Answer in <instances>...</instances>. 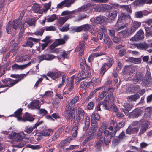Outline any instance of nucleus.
Listing matches in <instances>:
<instances>
[{
  "instance_id": "bb28decb",
  "label": "nucleus",
  "mask_w": 152,
  "mask_h": 152,
  "mask_svg": "<svg viewBox=\"0 0 152 152\" xmlns=\"http://www.w3.org/2000/svg\"><path fill=\"white\" fill-rule=\"evenodd\" d=\"M34 119L29 114L26 113H25V115L23 118L21 120L25 122L26 121H32L34 120Z\"/></svg>"
},
{
  "instance_id": "dca6fc26",
  "label": "nucleus",
  "mask_w": 152,
  "mask_h": 152,
  "mask_svg": "<svg viewBox=\"0 0 152 152\" xmlns=\"http://www.w3.org/2000/svg\"><path fill=\"white\" fill-rule=\"evenodd\" d=\"M134 45L138 49L146 50L149 47V45L145 42L135 44Z\"/></svg>"
},
{
  "instance_id": "09e8293b",
  "label": "nucleus",
  "mask_w": 152,
  "mask_h": 152,
  "mask_svg": "<svg viewBox=\"0 0 152 152\" xmlns=\"http://www.w3.org/2000/svg\"><path fill=\"white\" fill-rule=\"evenodd\" d=\"M98 127V126L96 124V123H91V127L90 131L92 133H94L97 130Z\"/></svg>"
},
{
  "instance_id": "052dcab7",
  "label": "nucleus",
  "mask_w": 152,
  "mask_h": 152,
  "mask_svg": "<svg viewBox=\"0 0 152 152\" xmlns=\"http://www.w3.org/2000/svg\"><path fill=\"white\" fill-rule=\"evenodd\" d=\"M110 107L111 109L114 112H117L118 109L116 105L114 103L111 102L110 103Z\"/></svg>"
},
{
  "instance_id": "4be33fe9",
  "label": "nucleus",
  "mask_w": 152,
  "mask_h": 152,
  "mask_svg": "<svg viewBox=\"0 0 152 152\" xmlns=\"http://www.w3.org/2000/svg\"><path fill=\"white\" fill-rule=\"evenodd\" d=\"M124 124H125L124 122H119L118 124L115 121L113 122V127L114 129H117V130H119L121 128L123 127Z\"/></svg>"
},
{
  "instance_id": "e433bc0d",
  "label": "nucleus",
  "mask_w": 152,
  "mask_h": 152,
  "mask_svg": "<svg viewBox=\"0 0 152 152\" xmlns=\"http://www.w3.org/2000/svg\"><path fill=\"white\" fill-rule=\"evenodd\" d=\"M76 0H64L65 7H69L71 5L73 4Z\"/></svg>"
},
{
  "instance_id": "5fc2aeb1",
  "label": "nucleus",
  "mask_w": 152,
  "mask_h": 152,
  "mask_svg": "<svg viewBox=\"0 0 152 152\" xmlns=\"http://www.w3.org/2000/svg\"><path fill=\"white\" fill-rule=\"evenodd\" d=\"M61 133V130H59L58 131L56 132L54 134L52 138V141H54L56 140L57 138L59 136Z\"/></svg>"
},
{
  "instance_id": "2f4dec72",
  "label": "nucleus",
  "mask_w": 152,
  "mask_h": 152,
  "mask_svg": "<svg viewBox=\"0 0 152 152\" xmlns=\"http://www.w3.org/2000/svg\"><path fill=\"white\" fill-rule=\"evenodd\" d=\"M76 11L75 10H73L72 11H69L68 10L65 11L63 12L61 14V15L64 16V17L70 16V18L71 17V14L75 13Z\"/></svg>"
},
{
  "instance_id": "a211bd4d",
  "label": "nucleus",
  "mask_w": 152,
  "mask_h": 152,
  "mask_svg": "<svg viewBox=\"0 0 152 152\" xmlns=\"http://www.w3.org/2000/svg\"><path fill=\"white\" fill-rule=\"evenodd\" d=\"M69 18V16L60 17L57 22L58 26H61Z\"/></svg>"
},
{
  "instance_id": "e2e57ef3",
  "label": "nucleus",
  "mask_w": 152,
  "mask_h": 152,
  "mask_svg": "<svg viewBox=\"0 0 152 152\" xmlns=\"http://www.w3.org/2000/svg\"><path fill=\"white\" fill-rule=\"evenodd\" d=\"M55 44H56L57 46L63 44L65 43V41L62 39H57L55 41Z\"/></svg>"
},
{
  "instance_id": "ea45409f",
  "label": "nucleus",
  "mask_w": 152,
  "mask_h": 152,
  "mask_svg": "<svg viewBox=\"0 0 152 152\" xmlns=\"http://www.w3.org/2000/svg\"><path fill=\"white\" fill-rule=\"evenodd\" d=\"M104 21L103 17L101 16L97 17L94 19V22L98 24L102 23Z\"/></svg>"
},
{
  "instance_id": "774afa93",
  "label": "nucleus",
  "mask_w": 152,
  "mask_h": 152,
  "mask_svg": "<svg viewBox=\"0 0 152 152\" xmlns=\"http://www.w3.org/2000/svg\"><path fill=\"white\" fill-rule=\"evenodd\" d=\"M103 143L100 141H98L95 145V148L99 150H100Z\"/></svg>"
},
{
  "instance_id": "680f3d73",
  "label": "nucleus",
  "mask_w": 152,
  "mask_h": 152,
  "mask_svg": "<svg viewBox=\"0 0 152 152\" xmlns=\"http://www.w3.org/2000/svg\"><path fill=\"white\" fill-rule=\"evenodd\" d=\"M44 31V29L43 28H41L39 30L35 32L34 34L36 35H40L42 36Z\"/></svg>"
},
{
  "instance_id": "de8ad7c7",
  "label": "nucleus",
  "mask_w": 152,
  "mask_h": 152,
  "mask_svg": "<svg viewBox=\"0 0 152 152\" xmlns=\"http://www.w3.org/2000/svg\"><path fill=\"white\" fill-rule=\"evenodd\" d=\"M71 140V139L69 138H67L66 139L63 140L60 143L61 145V146L64 147L67 145L69 143Z\"/></svg>"
},
{
  "instance_id": "79ce46f5",
  "label": "nucleus",
  "mask_w": 152,
  "mask_h": 152,
  "mask_svg": "<svg viewBox=\"0 0 152 152\" xmlns=\"http://www.w3.org/2000/svg\"><path fill=\"white\" fill-rule=\"evenodd\" d=\"M103 40L104 43L108 45V47L112 44V41L108 37H104Z\"/></svg>"
},
{
  "instance_id": "c85d7f7f",
  "label": "nucleus",
  "mask_w": 152,
  "mask_h": 152,
  "mask_svg": "<svg viewBox=\"0 0 152 152\" xmlns=\"http://www.w3.org/2000/svg\"><path fill=\"white\" fill-rule=\"evenodd\" d=\"M146 37L152 36V25L150 27H145Z\"/></svg>"
},
{
  "instance_id": "4468645a",
  "label": "nucleus",
  "mask_w": 152,
  "mask_h": 152,
  "mask_svg": "<svg viewBox=\"0 0 152 152\" xmlns=\"http://www.w3.org/2000/svg\"><path fill=\"white\" fill-rule=\"evenodd\" d=\"M134 66L131 65L126 66H125L123 72L126 74L130 75L134 71Z\"/></svg>"
},
{
  "instance_id": "aec40b11",
  "label": "nucleus",
  "mask_w": 152,
  "mask_h": 152,
  "mask_svg": "<svg viewBox=\"0 0 152 152\" xmlns=\"http://www.w3.org/2000/svg\"><path fill=\"white\" fill-rule=\"evenodd\" d=\"M47 75L54 80L60 77V74L59 72H49L47 74Z\"/></svg>"
},
{
  "instance_id": "f704fd0d",
  "label": "nucleus",
  "mask_w": 152,
  "mask_h": 152,
  "mask_svg": "<svg viewBox=\"0 0 152 152\" xmlns=\"http://www.w3.org/2000/svg\"><path fill=\"white\" fill-rule=\"evenodd\" d=\"M12 23V22L10 21L7 25L6 30L7 32L9 34H11L12 31L13 26Z\"/></svg>"
},
{
  "instance_id": "58836bf2",
  "label": "nucleus",
  "mask_w": 152,
  "mask_h": 152,
  "mask_svg": "<svg viewBox=\"0 0 152 152\" xmlns=\"http://www.w3.org/2000/svg\"><path fill=\"white\" fill-rule=\"evenodd\" d=\"M152 113V108L151 107H148L145 109L144 115L147 117H150Z\"/></svg>"
},
{
  "instance_id": "f257e3e1",
  "label": "nucleus",
  "mask_w": 152,
  "mask_h": 152,
  "mask_svg": "<svg viewBox=\"0 0 152 152\" xmlns=\"http://www.w3.org/2000/svg\"><path fill=\"white\" fill-rule=\"evenodd\" d=\"M64 116L66 119L68 121L75 118L74 108L70 107V105L69 103H68L66 106L64 111Z\"/></svg>"
},
{
  "instance_id": "c03bdc74",
  "label": "nucleus",
  "mask_w": 152,
  "mask_h": 152,
  "mask_svg": "<svg viewBox=\"0 0 152 152\" xmlns=\"http://www.w3.org/2000/svg\"><path fill=\"white\" fill-rule=\"evenodd\" d=\"M107 60H108V62L107 63H104L103 64L105 66H107L109 68H110L112 65L113 64L114 62L113 60V59L110 58L109 57L107 59Z\"/></svg>"
},
{
  "instance_id": "f3484780",
  "label": "nucleus",
  "mask_w": 152,
  "mask_h": 152,
  "mask_svg": "<svg viewBox=\"0 0 152 152\" xmlns=\"http://www.w3.org/2000/svg\"><path fill=\"white\" fill-rule=\"evenodd\" d=\"M85 71H86L84 72L81 71L77 75V77H80L83 80L89 77L91 75L90 72L86 71V72Z\"/></svg>"
},
{
  "instance_id": "0eeeda50",
  "label": "nucleus",
  "mask_w": 152,
  "mask_h": 152,
  "mask_svg": "<svg viewBox=\"0 0 152 152\" xmlns=\"http://www.w3.org/2000/svg\"><path fill=\"white\" fill-rule=\"evenodd\" d=\"M116 7L119 10L121 11L122 12V13H123L125 11H126L128 14H130L132 13V10L128 5H120L118 4H117L116 6Z\"/></svg>"
},
{
  "instance_id": "7c9ffc66",
  "label": "nucleus",
  "mask_w": 152,
  "mask_h": 152,
  "mask_svg": "<svg viewBox=\"0 0 152 152\" xmlns=\"http://www.w3.org/2000/svg\"><path fill=\"white\" fill-rule=\"evenodd\" d=\"M100 82V80L99 78H96V77H93L91 81L88 83L89 85L91 83H92V85L94 86H96L98 85Z\"/></svg>"
},
{
  "instance_id": "cd10ccee",
  "label": "nucleus",
  "mask_w": 152,
  "mask_h": 152,
  "mask_svg": "<svg viewBox=\"0 0 152 152\" xmlns=\"http://www.w3.org/2000/svg\"><path fill=\"white\" fill-rule=\"evenodd\" d=\"M21 22L20 20L15 19L12 22V25L13 28L15 30H17L20 27V25Z\"/></svg>"
},
{
  "instance_id": "4d7b16f0",
  "label": "nucleus",
  "mask_w": 152,
  "mask_h": 152,
  "mask_svg": "<svg viewBox=\"0 0 152 152\" xmlns=\"http://www.w3.org/2000/svg\"><path fill=\"white\" fill-rule=\"evenodd\" d=\"M33 45V43L32 42L29 40L28 41L24 44L22 45V46L23 47L30 48L32 47Z\"/></svg>"
},
{
  "instance_id": "13d9d810",
  "label": "nucleus",
  "mask_w": 152,
  "mask_h": 152,
  "mask_svg": "<svg viewBox=\"0 0 152 152\" xmlns=\"http://www.w3.org/2000/svg\"><path fill=\"white\" fill-rule=\"evenodd\" d=\"M66 76V75L65 74L63 75H62V81L61 83L59 84L58 87V88H60L64 85L65 81Z\"/></svg>"
},
{
  "instance_id": "c756f323",
  "label": "nucleus",
  "mask_w": 152,
  "mask_h": 152,
  "mask_svg": "<svg viewBox=\"0 0 152 152\" xmlns=\"http://www.w3.org/2000/svg\"><path fill=\"white\" fill-rule=\"evenodd\" d=\"M140 98V96L138 94H136L134 95H131L128 97V100L129 101H136V100Z\"/></svg>"
},
{
  "instance_id": "ddd939ff",
  "label": "nucleus",
  "mask_w": 152,
  "mask_h": 152,
  "mask_svg": "<svg viewBox=\"0 0 152 152\" xmlns=\"http://www.w3.org/2000/svg\"><path fill=\"white\" fill-rule=\"evenodd\" d=\"M83 30L85 31H88L92 34H94L95 33V31L92 25L86 24L83 25Z\"/></svg>"
},
{
  "instance_id": "a878e982",
  "label": "nucleus",
  "mask_w": 152,
  "mask_h": 152,
  "mask_svg": "<svg viewBox=\"0 0 152 152\" xmlns=\"http://www.w3.org/2000/svg\"><path fill=\"white\" fill-rule=\"evenodd\" d=\"M91 118V123H96V120H99L100 119V116L98 113H94L92 114Z\"/></svg>"
},
{
  "instance_id": "9b49d317",
  "label": "nucleus",
  "mask_w": 152,
  "mask_h": 152,
  "mask_svg": "<svg viewBox=\"0 0 152 152\" xmlns=\"http://www.w3.org/2000/svg\"><path fill=\"white\" fill-rule=\"evenodd\" d=\"M31 64V62H28L25 64L19 65L16 64H15L12 66V69L13 70L21 69L23 70L24 69L30 66Z\"/></svg>"
},
{
  "instance_id": "5701e85b",
  "label": "nucleus",
  "mask_w": 152,
  "mask_h": 152,
  "mask_svg": "<svg viewBox=\"0 0 152 152\" xmlns=\"http://www.w3.org/2000/svg\"><path fill=\"white\" fill-rule=\"evenodd\" d=\"M40 102L39 100H35L31 102L29 106V108L32 109H38L40 108L39 106Z\"/></svg>"
},
{
  "instance_id": "c9c22d12",
  "label": "nucleus",
  "mask_w": 152,
  "mask_h": 152,
  "mask_svg": "<svg viewBox=\"0 0 152 152\" xmlns=\"http://www.w3.org/2000/svg\"><path fill=\"white\" fill-rule=\"evenodd\" d=\"M75 126L72 128L71 133L72 136L75 137L77 136V134L78 124L75 125Z\"/></svg>"
},
{
  "instance_id": "393cba45",
  "label": "nucleus",
  "mask_w": 152,
  "mask_h": 152,
  "mask_svg": "<svg viewBox=\"0 0 152 152\" xmlns=\"http://www.w3.org/2000/svg\"><path fill=\"white\" fill-rule=\"evenodd\" d=\"M22 108L19 109L14 113V114L12 116L17 117L18 121L21 120L22 117L20 115L22 114Z\"/></svg>"
},
{
  "instance_id": "39448f33",
  "label": "nucleus",
  "mask_w": 152,
  "mask_h": 152,
  "mask_svg": "<svg viewBox=\"0 0 152 152\" xmlns=\"http://www.w3.org/2000/svg\"><path fill=\"white\" fill-rule=\"evenodd\" d=\"M149 126V123L146 121H142L141 124L140 128L138 135H141L145 133Z\"/></svg>"
},
{
  "instance_id": "a19ab883",
  "label": "nucleus",
  "mask_w": 152,
  "mask_h": 152,
  "mask_svg": "<svg viewBox=\"0 0 152 152\" xmlns=\"http://www.w3.org/2000/svg\"><path fill=\"white\" fill-rule=\"evenodd\" d=\"M85 123V126L84 128V129L86 130L88 128L90 125V120L89 117L87 116L86 117Z\"/></svg>"
},
{
  "instance_id": "a18cd8bd",
  "label": "nucleus",
  "mask_w": 152,
  "mask_h": 152,
  "mask_svg": "<svg viewBox=\"0 0 152 152\" xmlns=\"http://www.w3.org/2000/svg\"><path fill=\"white\" fill-rule=\"evenodd\" d=\"M102 55L101 53H94L92 54V55L90 56L88 59V61L89 62H90L91 61H92L93 60V56L97 57L98 56H100Z\"/></svg>"
},
{
  "instance_id": "338daca9",
  "label": "nucleus",
  "mask_w": 152,
  "mask_h": 152,
  "mask_svg": "<svg viewBox=\"0 0 152 152\" xmlns=\"http://www.w3.org/2000/svg\"><path fill=\"white\" fill-rule=\"evenodd\" d=\"M60 30L62 32L66 31L69 30V27L68 24H66L62 28H60Z\"/></svg>"
},
{
  "instance_id": "6e6d98bb",
  "label": "nucleus",
  "mask_w": 152,
  "mask_h": 152,
  "mask_svg": "<svg viewBox=\"0 0 152 152\" xmlns=\"http://www.w3.org/2000/svg\"><path fill=\"white\" fill-rule=\"evenodd\" d=\"M56 18V15L54 14L46 19L47 22H53Z\"/></svg>"
},
{
  "instance_id": "3c124183",
  "label": "nucleus",
  "mask_w": 152,
  "mask_h": 152,
  "mask_svg": "<svg viewBox=\"0 0 152 152\" xmlns=\"http://www.w3.org/2000/svg\"><path fill=\"white\" fill-rule=\"evenodd\" d=\"M51 131V130L50 129H45L42 132V135L45 137L48 136L50 135Z\"/></svg>"
},
{
  "instance_id": "4c0bfd02",
  "label": "nucleus",
  "mask_w": 152,
  "mask_h": 152,
  "mask_svg": "<svg viewBox=\"0 0 152 152\" xmlns=\"http://www.w3.org/2000/svg\"><path fill=\"white\" fill-rule=\"evenodd\" d=\"M112 89L111 88H109L108 89V91L107 90L105 91H103L102 93L101 94L99 95V96H98V99L99 100H101L108 93V91L111 90H112Z\"/></svg>"
},
{
  "instance_id": "bf43d9fd",
  "label": "nucleus",
  "mask_w": 152,
  "mask_h": 152,
  "mask_svg": "<svg viewBox=\"0 0 152 152\" xmlns=\"http://www.w3.org/2000/svg\"><path fill=\"white\" fill-rule=\"evenodd\" d=\"M121 141L118 137L114 138L112 141V144L113 145L115 146L117 145Z\"/></svg>"
},
{
  "instance_id": "2eb2a0df",
  "label": "nucleus",
  "mask_w": 152,
  "mask_h": 152,
  "mask_svg": "<svg viewBox=\"0 0 152 152\" xmlns=\"http://www.w3.org/2000/svg\"><path fill=\"white\" fill-rule=\"evenodd\" d=\"M131 20L130 16L128 14H125L124 13H122L121 15L119 17L117 21V23L121 22L122 20Z\"/></svg>"
},
{
  "instance_id": "b1692460",
  "label": "nucleus",
  "mask_w": 152,
  "mask_h": 152,
  "mask_svg": "<svg viewBox=\"0 0 152 152\" xmlns=\"http://www.w3.org/2000/svg\"><path fill=\"white\" fill-rule=\"evenodd\" d=\"M127 61L129 62L134 64H138L141 62V59L140 58H135L132 57H130L128 58Z\"/></svg>"
},
{
  "instance_id": "6e6552de",
  "label": "nucleus",
  "mask_w": 152,
  "mask_h": 152,
  "mask_svg": "<svg viewBox=\"0 0 152 152\" xmlns=\"http://www.w3.org/2000/svg\"><path fill=\"white\" fill-rule=\"evenodd\" d=\"M2 82L4 83L7 84L5 85H7V87H12L18 83L17 81H14L10 78L4 79L2 80Z\"/></svg>"
},
{
  "instance_id": "603ef678",
  "label": "nucleus",
  "mask_w": 152,
  "mask_h": 152,
  "mask_svg": "<svg viewBox=\"0 0 152 152\" xmlns=\"http://www.w3.org/2000/svg\"><path fill=\"white\" fill-rule=\"evenodd\" d=\"M118 137L121 140L127 139L128 137L126 135L124 131H123L119 135Z\"/></svg>"
},
{
  "instance_id": "72a5a7b5",
  "label": "nucleus",
  "mask_w": 152,
  "mask_h": 152,
  "mask_svg": "<svg viewBox=\"0 0 152 152\" xmlns=\"http://www.w3.org/2000/svg\"><path fill=\"white\" fill-rule=\"evenodd\" d=\"M101 105H102L104 109L108 110V106L109 104V102L105 98L104 99V100L100 101V102Z\"/></svg>"
},
{
  "instance_id": "f8f14e48",
  "label": "nucleus",
  "mask_w": 152,
  "mask_h": 152,
  "mask_svg": "<svg viewBox=\"0 0 152 152\" xmlns=\"http://www.w3.org/2000/svg\"><path fill=\"white\" fill-rule=\"evenodd\" d=\"M142 113V110L139 108H137L131 112L130 116L132 118H137Z\"/></svg>"
},
{
  "instance_id": "473e14b6",
  "label": "nucleus",
  "mask_w": 152,
  "mask_h": 152,
  "mask_svg": "<svg viewBox=\"0 0 152 152\" xmlns=\"http://www.w3.org/2000/svg\"><path fill=\"white\" fill-rule=\"evenodd\" d=\"M90 7L89 4H84L77 9L78 12H83L88 9Z\"/></svg>"
},
{
  "instance_id": "412c9836",
  "label": "nucleus",
  "mask_w": 152,
  "mask_h": 152,
  "mask_svg": "<svg viewBox=\"0 0 152 152\" xmlns=\"http://www.w3.org/2000/svg\"><path fill=\"white\" fill-rule=\"evenodd\" d=\"M143 75L140 72L136 73L135 76L133 78V80L135 83L138 82L139 81L142 80Z\"/></svg>"
},
{
  "instance_id": "423d86ee",
  "label": "nucleus",
  "mask_w": 152,
  "mask_h": 152,
  "mask_svg": "<svg viewBox=\"0 0 152 152\" xmlns=\"http://www.w3.org/2000/svg\"><path fill=\"white\" fill-rule=\"evenodd\" d=\"M142 82L145 86H150L152 83L151 74L149 73H147L145 76V79L142 80Z\"/></svg>"
},
{
  "instance_id": "1a4fd4ad",
  "label": "nucleus",
  "mask_w": 152,
  "mask_h": 152,
  "mask_svg": "<svg viewBox=\"0 0 152 152\" xmlns=\"http://www.w3.org/2000/svg\"><path fill=\"white\" fill-rule=\"evenodd\" d=\"M139 129V127H132L129 126L126 129V134L129 135L137 134Z\"/></svg>"
},
{
  "instance_id": "9d476101",
  "label": "nucleus",
  "mask_w": 152,
  "mask_h": 152,
  "mask_svg": "<svg viewBox=\"0 0 152 152\" xmlns=\"http://www.w3.org/2000/svg\"><path fill=\"white\" fill-rule=\"evenodd\" d=\"M117 14L118 12L116 10L112 9L111 11L109 12L108 16V20L110 21H113L117 16Z\"/></svg>"
},
{
  "instance_id": "0e129e2a",
  "label": "nucleus",
  "mask_w": 152,
  "mask_h": 152,
  "mask_svg": "<svg viewBox=\"0 0 152 152\" xmlns=\"http://www.w3.org/2000/svg\"><path fill=\"white\" fill-rule=\"evenodd\" d=\"M125 108L127 110H131L133 107V105L132 104H129L127 103H125L124 104Z\"/></svg>"
},
{
  "instance_id": "6ab92c4d",
  "label": "nucleus",
  "mask_w": 152,
  "mask_h": 152,
  "mask_svg": "<svg viewBox=\"0 0 152 152\" xmlns=\"http://www.w3.org/2000/svg\"><path fill=\"white\" fill-rule=\"evenodd\" d=\"M100 8L101 9V12L108 11L112 9V7L108 4H103L101 5L98 6L96 8Z\"/></svg>"
},
{
  "instance_id": "7ed1b4c3",
  "label": "nucleus",
  "mask_w": 152,
  "mask_h": 152,
  "mask_svg": "<svg viewBox=\"0 0 152 152\" xmlns=\"http://www.w3.org/2000/svg\"><path fill=\"white\" fill-rule=\"evenodd\" d=\"M85 114L84 111L82 109L78 107L76 112V119L74 123L77 125L80 121L84 117Z\"/></svg>"
},
{
  "instance_id": "20e7f679",
  "label": "nucleus",
  "mask_w": 152,
  "mask_h": 152,
  "mask_svg": "<svg viewBox=\"0 0 152 152\" xmlns=\"http://www.w3.org/2000/svg\"><path fill=\"white\" fill-rule=\"evenodd\" d=\"M144 38V33L141 29H140L134 37L130 39L131 41H138Z\"/></svg>"
},
{
  "instance_id": "37998d69",
  "label": "nucleus",
  "mask_w": 152,
  "mask_h": 152,
  "mask_svg": "<svg viewBox=\"0 0 152 152\" xmlns=\"http://www.w3.org/2000/svg\"><path fill=\"white\" fill-rule=\"evenodd\" d=\"M35 129L34 126H26L25 128V131L28 134H30Z\"/></svg>"
},
{
  "instance_id": "69168bd1",
  "label": "nucleus",
  "mask_w": 152,
  "mask_h": 152,
  "mask_svg": "<svg viewBox=\"0 0 152 152\" xmlns=\"http://www.w3.org/2000/svg\"><path fill=\"white\" fill-rule=\"evenodd\" d=\"M46 60H51L54 59L56 56L52 54H46Z\"/></svg>"
},
{
  "instance_id": "864d4df0",
  "label": "nucleus",
  "mask_w": 152,
  "mask_h": 152,
  "mask_svg": "<svg viewBox=\"0 0 152 152\" xmlns=\"http://www.w3.org/2000/svg\"><path fill=\"white\" fill-rule=\"evenodd\" d=\"M119 34L121 37L123 38H125L128 36V30L121 31L119 33Z\"/></svg>"
},
{
  "instance_id": "f03ea898",
  "label": "nucleus",
  "mask_w": 152,
  "mask_h": 152,
  "mask_svg": "<svg viewBox=\"0 0 152 152\" xmlns=\"http://www.w3.org/2000/svg\"><path fill=\"white\" fill-rule=\"evenodd\" d=\"M84 43L83 42L80 43L79 46L76 49V51L79 52V61L80 63L83 62L84 63L86 62L85 59L84 58V55L83 54L84 48Z\"/></svg>"
},
{
  "instance_id": "8fccbe9b",
  "label": "nucleus",
  "mask_w": 152,
  "mask_h": 152,
  "mask_svg": "<svg viewBox=\"0 0 152 152\" xmlns=\"http://www.w3.org/2000/svg\"><path fill=\"white\" fill-rule=\"evenodd\" d=\"M33 12L36 13H37L40 10V6L37 4H34L32 7Z\"/></svg>"
},
{
  "instance_id": "49530a36",
  "label": "nucleus",
  "mask_w": 152,
  "mask_h": 152,
  "mask_svg": "<svg viewBox=\"0 0 152 152\" xmlns=\"http://www.w3.org/2000/svg\"><path fill=\"white\" fill-rule=\"evenodd\" d=\"M35 21L34 19L32 18H29L28 19L25 20L23 23H27L30 26H31L35 24Z\"/></svg>"
}]
</instances>
